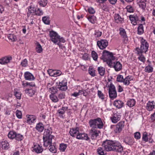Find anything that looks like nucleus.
<instances>
[{
	"label": "nucleus",
	"mask_w": 155,
	"mask_h": 155,
	"mask_svg": "<svg viewBox=\"0 0 155 155\" xmlns=\"http://www.w3.org/2000/svg\"><path fill=\"white\" fill-rule=\"evenodd\" d=\"M102 146L107 151H112L121 153L123 150L121 143L115 140H106L103 142Z\"/></svg>",
	"instance_id": "nucleus-1"
},
{
	"label": "nucleus",
	"mask_w": 155,
	"mask_h": 155,
	"mask_svg": "<svg viewBox=\"0 0 155 155\" xmlns=\"http://www.w3.org/2000/svg\"><path fill=\"white\" fill-rule=\"evenodd\" d=\"M69 133L73 137H76L78 139L84 140H90V138L86 134L79 133L78 128H74L70 129Z\"/></svg>",
	"instance_id": "nucleus-2"
},
{
	"label": "nucleus",
	"mask_w": 155,
	"mask_h": 155,
	"mask_svg": "<svg viewBox=\"0 0 155 155\" xmlns=\"http://www.w3.org/2000/svg\"><path fill=\"white\" fill-rule=\"evenodd\" d=\"M140 39L141 44L140 48L137 47L135 48V50L138 55L143 53H146L148 51L149 47V43L143 37H140Z\"/></svg>",
	"instance_id": "nucleus-3"
},
{
	"label": "nucleus",
	"mask_w": 155,
	"mask_h": 155,
	"mask_svg": "<svg viewBox=\"0 0 155 155\" xmlns=\"http://www.w3.org/2000/svg\"><path fill=\"white\" fill-rule=\"evenodd\" d=\"M89 124L91 127L94 129H102L104 126L101 119L99 117L90 120L89 121Z\"/></svg>",
	"instance_id": "nucleus-4"
},
{
	"label": "nucleus",
	"mask_w": 155,
	"mask_h": 155,
	"mask_svg": "<svg viewBox=\"0 0 155 155\" xmlns=\"http://www.w3.org/2000/svg\"><path fill=\"white\" fill-rule=\"evenodd\" d=\"M101 58L104 61H106L107 64L108 61L112 62L115 58L112 53L105 50L103 51Z\"/></svg>",
	"instance_id": "nucleus-5"
},
{
	"label": "nucleus",
	"mask_w": 155,
	"mask_h": 155,
	"mask_svg": "<svg viewBox=\"0 0 155 155\" xmlns=\"http://www.w3.org/2000/svg\"><path fill=\"white\" fill-rule=\"evenodd\" d=\"M124 126V122L120 121L116 125H111L110 128L111 129L114 130L115 133L119 134L122 131Z\"/></svg>",
	"instance_id": "nucleus-6"
},
{
	"label": "nucleus",
	"mask_w": 155,
	"mask_h": 155,
	"mask_svg": "<svg viewBox=\"0 0 155 155\" xmlns=\"http://www.w3.org/2000/svg\"><path fill=\"white\" fill-rule=\"evenodd\" d=\"M108 65L111 68H114L116 71H118L121 70L122 65L119 61L108 62Z\"/></svg>",
	"instance_id": "nucleus-7"
},
{
	"label": "nucleus",
	"mask_w": 155,
	"mask_h": 155,
	"mask_svg": "<svg viewBox=\"0 0 155 155\" xmlns=\"http://www.w3.org/2000/svg\"><path fill=\"white\" fill-rule=\"evenodd\" d=\"M101 133L100 131L96 129L92 128L89 132L91 138L93 140H96Z\"/></svg>",
	"instance_id": "nucleus-8"
},
{
	"label": "nucleus",
	"mask_w": 155,
	"mask_h": 155,
	"mask_svg": "<svg viewBox=\"0 0 155 155\" xmlns=\"http://www.w3.org/2000/svg\"><path fill=\"white\" fill-rule=\"evenodd\" d=\"M109 94L111 99H113L117 97V94L114 86L111 84L109 87Z\"/></svg>",
	"instance_id": "nucleus-9"
},
{
	"label": "nucleus",
	"mask_w": 155,
	"mask_h": 155,
	"mask_svg": "<svg viewBox=\"0 0 155 155\" xmlns=\"http://www.w3.org/2000/svg\"><path fill=\"white\" fill-rule=\"evenodd\" d=\"M50 35L52 41L54 43L57 44L58 42L60 36L56 32L53 31L50 32Z\"/></svg>",
	"instance_id": "nucleus-10"
},
{
	"label": "nucleus",
	"mask_w": 155,
	"mask_h": 155,
	"mask_svg": "<svg viewBox=\"0 0 155 155\" xmlns=\"http://www.w3.org/2000/svg\"><path fill=\"white\" fill-rule=\"evenodd\" d=\"M97 45L101 49H105L108 45V42L105 39H102L97 41Z\"/></svg>",
	"instance_id": "nucleus-11"
},
{
	"label": "nucleus",
	"mask_w": 155,
	"mask_h": 155,
	"mask_svg": "<svg viewBox=\"0 0 155 155\" xmlns=\"http://www.w3.org/2000/svg\"><path fill=\"white\" fill-rule=\"evenodd\" d=\"M67 85V80L65 79L59 82L58 88L60 90L62 91H65L68 88Z\"/></svg>",
	"instance_id": "nucleus-12"
},
{
	"label": "nucleus",
	"mask_w": 155,
	"mask_h": 155,
	"mask_svg": "<svg viewBox=\"0 0 155 155\" xmlns=\"http://www.w3.org/2000/svg\"><path fill=\"white\" fill-rule=\"evenodd\" d=\"M54 138V137H52L51 136L49 137L43 138L44 146L47 147L52 144V140Z\"/></svg>",
	"instance_id": "nucleus-13"
},
{
	"label": "nucleus",
	"mask_w": 155,
	"mask_h": 155,
	"mask_svg": "<svg viewBox=\"0 0 155 155\" xmlns=\"http://www.w3.org/2000/svg\"><path fill=\"white\" fill-rule=\"evenodd\" d=\"M37 117L35 116L27 115H26L25 119L27 123L31 124L34 123Z\"/></svg>",
	"instance_id": "nucleus-14"
},
{
	"label": "nucleus",
	"mask_w": 155,
	"mask_h": 155,
	"mask_svg": "<svg viewBox=\"0 0 155 155\" xmlns=\"http://www.w3.org/2000/svg\"><path fill=\"white\" fill-rule=\"evenodd\" d=\"M28 11L27 13V16L28 17L31 16H32L33 14L35 13L36 11V9L33 5H31L27 8Z\"/></svg>",
	"instance_id": "nucleus-15"
},
{
	"label": "nucleus",
	"mask_w": 155,
	"mask_h": 155,
	"mask_svg": "<svg viewBox=\"0 0 155 155\" xmlns=\"http://www.w3.org/2000/svg\"><path fill=\"white\" fill-rule=\"evenodd\" d=\"M124 142L127 144L131 146L134 143L135 141L133 138L127 136L124 138Z\"/></svg>",
	"instance_id": "nucleus-16"
},
{
	"label": "nucleus",
	"mask_w": 155,
	"mask_h": 155,
	"mask_svg": "<svg viewBox=\"0 0 155 155\" xmlns=\"http://www.w3.org/2000/svg\"><path fill=\"white\" fill-rule=\"evenodd\" d=\"M147 0H137V3L139 7L143 10H145L146 7Z\"/></svg>",
	"instance_id": "nucleus-17"
},
{
	"label": "nucleus",
	"mask_w": 155,
	"mask_h": 155,
	"mask_svg": "<svg viewBox=\"0 0 155 155\" xmlns=\"http://www.w3.org/2000/svg\"><path fill=\"white\" fill-rule=\"evenodd\" d=\"M43 150V148L41 145L36 144L34 145L33 151H35L37 153H41Z\"/></svg>",
	"instance_id": "nucleus-18"
},
{
	"label": "nucleus",
	"mask_w": 155,
	"mask_h": 155,
	"mask_svg": "<svg viewBox=\"0 0 155 155\" xmlns=\"http://www.w3.org/2000/svg\"><path fill=\"white\" fill-rule=\"evenodd\" d=\"M129 18L131 23L133 25H136L138 23L139 18L137 15H130Z\"/></svg>",
	"instance_id": "nucleus-19"
},
{
	"label": "nucleus",
	"mask_w": 155,
	"mask_h": 155,
	"mask_svg": "<svg viewBox=\"0 0 155 155\" xmlns=\"http://www.w3.org/2000/svg\"><path fill=\"white\" fill-rule=\"evenodd\" d=\"M155 106V103L154 101H152L151 102L149 101L147 104L146 108L147 110L151 111L154 108Z\"/></svg>",
	"instance_id": "nucleus-20"
},
{
	"label": "nucleus",
	"mask_w": 155,
	"mask_h": 155,
	"mask_svg": "<svg viewBox=\"0 0 155 155\" xmlns=\"http://www.w3.org/2000/svg\"><path fill=\"white\" fill-rule=\"evenodd\" d=\"M120 34L123 38L124 41H127L128 38L127 36L125 30L123 28H120L119 29Z\"/></svg>",
	"instance_id": "nucleus-21"
},
{
	"label": "nucleus",
	"mask_w": 155,
	"mask_h": 155,
	"mask_svg": "<svg viewBox=\"0 0 155 155\" xmlns=\"http://www.w3.org/2000/svg\"><path fill=\"white\" fill-rule=\"evenodd\" d=\"M120 118V116L118 113L114 114L113 116L110 117V119L112 122L114 123H117L119 121Z\"/></svg>",
	"instance_id": "nucleus-22"
},
{
	"label": "nucleus",
	"mask_w": 155,
	"mask_h": 155,
	"mask_svg": "<svg viewBox=\"0 0 155 155\" xmlns=\"http://www.w3.org/2000/svg\"><path fill=\"white\" fill-rule=\"evenodd\" d=\"M12 59L11 56H6L0 59V64H7L9 63Z\"/></svg>",
	"instance_id": "nucleus-23"
},
{
	"label": "nucleus",
	"mask_w": 155,
	"mask_h": 155,
	"mask_svg": "<svg viewBox=\"0 0 155 155\" xmlns=\"http://www.w3.org/2000/svg\"><path fill=\"white\" fill-rule=\"evenodd\" d=\"M24 76L26 80L33 81L35 79L33 75L29 72H25L24 74Z\"/></svg>",
	"instance_id": "nucleus-24"
},
{
	"label": "nucleus",
	"mask_w": 155,
	"mask_h": 155,
	"mask_svg": "<svg viewBox=\"0 0 155 155\" xmlns=\"http://www.w3.org/2000/svg\"><path fill=\"white\" fill-rule=\"evenodd\" d=\"M51 133L52 130L51 128L45 129L44 133L43 138L49 137L50 136H51L52 137H54L53 135L51 134Z\"/></svg>",
	"instance_id": "nucleus-25"
},
{
	"label": "nucleus",
	"mask_w": 155,
	"mask_h": 155,
	"mask_svg": "<svg viewBox=\"0 0 155 155\" xmlns=\"http://www.w3.org/2000/svg\"><path fill=\"white\" fill-rule=\"evenodd\" d=\"M1 144L2 145V149L4 150H7L9 148V144L8 141L5 140H3L1 142Z\"/></svg>",
	"instance_id": "nucleus-26"
},
{
	"label": "nucleus",
	"mask_w": 155,
	"mask_h": 155,
	"mask_svg": "<svg viewBox=\"0 0 155 155\" xmlns=\"http://www.w3.org/2000/svg\"><path fill=\"white\" fill-rule=\"evenodd\" d=\"M124 103L120 100H117L114 101V105L118 108H120L122 107L124 105Z\"/></svg>",
	"instance_id": "nucleus-27"
},
{
	"label": "nucleus",
	"mask_w": 155,
	"mask_h": 155,
	"mask_svg": "<svg viewBox=\"0 0 155 155\" xmlns=\"http://www.w3.org/2000/svg\"><path fill=\"white\" fill-rule=\"evenodd\" d=\"M115 21L117 23H121L124 22V19L118 14H115L114 16Z\"/></svg>",
	"instance_id": "nucleus-28"
},
{
	"label": "nucleus",
	"mask_w": 155,
	"mask_h": 155,
	"mask_svg": "<svg viewBox=\"0 0 155 155\" xmlns=\"http://www.w3.org/2000/svg\"><path fill=\"white\" fill-rule=\"evenodd\" d=\"M55 143H54L53 144L48 147L49 151L52 153H57V149L55 147Z\"/></svg>",
	"instance_id": "nucleus-29"
},
{
	"label": "nucleus",
	"mask_w": 155,
	"mask_h": 155,
	"mask_svg": "<svg viewBox=\"0 0 155 155\" xmlns=\"http://www.w3.org/2000/svg\"><path fill=\"white\" fill-rule=\"evenodd\" d=\"M132 80L133 78H132V76L129 75L126 77L124 79L123 81L122 82H123L124 85L127 86L130 83V81Z\"/></svg>",
	"instance_id": "nucleus-30"
},
{
	"label": "nucleus",
	"mask_w": 155,
	"mask_h": 155,
	"mask_svg": "<svg viewBox=\"0 0 155 155\" xmlns=\"http://www.w3.org/2000/svg\"><path fill=\"white\" fill-rule=\"evenodd\" d=\"M51 73H49V75L51 76L56 77L61 75L62 72L58 70L56 71H52L50 70Z\"/></svg>",
	"instance_id": "nucleus-31"
},
{
	"label": "nucleus",
	"mask_w": 155,
	"mask_h": 155,
	"mask_svg": "<svg viewBox=\"0 0 155 155\" xmlns=\"http://www.w3.org/2000/svg\"><path fill=\"white\" fill-rule=\"evenodd\" d=\"M25 92L28 94L30 96H32L36 92L35 89H27L25 90Z\"/></svg>",
	"instance_id": "nucleus-32"
},
{
	"label": "nucleus",
	"mask_w": 155,
	"mask_h": 155,
	"mask_svg": "<svg viewBox=\"0 0 155 155\" xmlns=\"http://www.w3.org/2000/svg\"><path fill=\"white\" fill-rule=\"evenodd\" d=\"M35 128L38 132H41L43 131L44 127L42 124L41 122H39L37 124Z\"/></svg>",
	"instance_id": "nucleus-33"
},
{
	"label": "nucleus",
	"mask_w": 155,
	"mask_h": 155,
	"mask_svg": "<svg viewBox=\"0 0 155 155\" xmlns=\"http://www.w3.org/2000/svg\"><path fill=\"white\" fill-rule=\"evenodd\" d=\"M36 51L38 53H41L43 51V48L39 43L37 42L36 44L35 48Z\"/></svg>",
	"instance_id": "nucleus-34"
},
{
	"label": "nucleus",
	"mask_w": 155,
	"mask_h": 155,
	"mask_svg": "<svg viewBox=\"0 0 155 155\" xmlns=\"http://www.w3.org/2000/svg\"><path fill=\"white\" fill-rule=\"evenodd\" d=\"M68 107H62L61 109L58 110V114L61 117H63V115L64 114L65 111L67 110Z\"/></svg>",
	"instance_id": "nucleus-35"
},
{
	"label": "nucleus",
	"mask_w": 155,
	"mask_h": 155,
	"mask_svg": "<svg viewBox=\"0 0 155 155\" xmlns=\"http://www.w3.org/2000/svg\"><path fill=\"white\" fill-rule=\"evenodd\" d=\"M16 133L13 131H10L8 134V136L10 139H15L16 135Z\"/></svg>",
	"instance_id": "nucleus-36"
},
{
	"label": "nucleus",
	"mask_w": 155,
	"mask_h": 155,
	"mask_svg": "<svg viewBox=\"0 0 155 155\" xmlns=\"http://www.w3.org/2000/svg\"><path fill=\"white\" fill-rule=\"evenodd\" d=\"M49 97L52 101L54 103H56L59 101L58 97L54 94H51L49 95Z\"/></svg>",
	"instance_id": "nucleus-37"
},
{
	"label": "nucleus",
	"mask_w": 155,
	"mask_h": 155,
	"mask_svg": "<svg viewBox=\"0 0 155 155\" xmlns=\"http://www.w3.org/2000/svg\"><path fill=\"white\" fill-rule=\"evenodd\" d=\"M135 103V100L131 99L127 101V104L130 107H131L134 106Z\"/></svg>",
	"instance_id": "nucleus-38"
},
{
	"label": "nucleus",
	"mask_w": 155,
	"mask_h": 155,
	"mask_svg": "<svg viewBox=\"0 0 155 155\" xmlns=\"http://www.w3.org/2000/svg\"><path fill=\"white\" fill-rule=\"evenodd\" d=\"M151 64H149L148 65L145 67L144 71L145 72L151 73L153 71V68L150 65Z\"/></svg>",
	"instance_id": "nucleus-39"
},
{
	"label": "nucleus",
	"mask_w": 155,
	"mask_h": 155,
	"mask_svg": "<svg viewBox=\"0 0 155 155\" xmlns=\"http://www.w3.org/2000/svg\"><path fill=\"white\" fill-rule=\"evenodd\" d=\"M68 146V145L64 143H61L60 144L59 146V149L61 152H64L65 151Z\"/></svg>",
	"instance_id": "nucleus-40"
},
{
	"label": "nucleus",
	"mask_w": 155,
	"mask_h": 155,
	"mask_svg": "<svg viewBox=\"0 0 155 155\" xmlns=\"http://www.w3.org/2000/svg\"><path fill=\"white\" fill-rule=\"evenodd\" d=\"M98 71L99 74L101 76H103L104 75L105 72V69L104 67H100L98 68Z\"/></svg>",
	"instance_id": "nucleus-41"
},
{
	"label": "nucleus",
	"mask_w": 155,
	"mask_h": 155,
	"mask_svg": "<svg viewBox=\"0 0 155 155\" xmlns=\"http://www.w3.org/2000/svg\"><path fill=\"white\" fill-rule=\"evenodd\" d=\"M87 18L88 20L93 24L96 21V17L94 15L89 16Z\"/></svg>",
	"instance_id": "nucleus-42"
},
{
	"label": "nucleus",
	"mask_w": 155,
	"mask_h": 155,
	"mask_svg": "<svg viewBox=\"0 0 155 155\" xmlns=\"http://www.w3.org/2000/svg\"><path fill=\"white\" fill-rule=\"evenodd\" d=\"M138 34L139 35L142 34L144 32L143 27V25L140 24L137 28Z\"/></svg>",
	"instance_id": "nucleus-43"
},
{
	"label": "nucleus",
	"mask_w": 155,
	"mask_h": 155,
	"mask_svg": "<svg viewBox=\"0 0 155 155\" xmlns=\"http://www.w3.org/2000/svg\"><path fill=\"white\" fill-rule=\"evenodd\" d=\"M14 95L18 99H20L21 98V94L20 92L18 91L17 89H14Z\"/></svg>",
	"instance_id": "nucleus-44"
},
{
	"label": "nucleus",
	"mask_w": 155,
	"mask_h": 155,
	"mask_svg": "<svg viewBox=\"0 0 155 155\" xmlns=\"http://www.w3.org/2000/svg\"><path fill=\"white\" fill-rule=\"evenodd\" d=\"M24 139L23 136L20 134L16 133L15 139L18 141H21Z\"/></svg>",
	"instance_id": "nucleus-45"
},
{
	"label": "nucleus",
	"mask_w": 155,
	"mask_h": 155,
	"mask_svg": "<svg viewBox=\"0 0 155 155\" xmlns=\"http://www.w3.org/2000/svg\"><path fill=\"white\" fill-rule=\"evenodd\" d=\"M91 55L93 59L95 61H97L98 58L97 54L94 51H91Z\"/></svg>",
	"instance_id": "nucleus-46"
},
{
	"label": "nucleus",
	"mask_w": 155,
	"mask_h": 155,
	"mask_svg": "<svg viewBox=\"0 0 155 155\" xmlns=\"http://www.w3.org/2000/svg\"><path fill=\"white\" fill-rule=\"evenodd\" d=\"M50 18L48 16H45L42 18V20L45 24L48 25L50 23Z\"/></svg>",
	"instance_id": "nucleus-47"
},
{
	"label": "nucleus",
	"mask_w": 155,
	"mask_h": 155,
	"mask_svg": "<svg viewBox=\"0 0 155 155\" xmlns=\"http://www.w3.org/2000/svg\"><path fill=\"white\" fill-rule=\"evenodd\" d=\"M8 38L12 41L14 42L17 40L16 36L13 34H10L8 36Z\"/></svg>",
	"instance_id": "nucleus-48"
},
{
	"label": "nucleus",
	"mask_w": 155,
	"mask_h": 155,
	"mask_svg": "<svg viewBox=\"0 0 155 155\" xmlns=\"http://www.w3.org/2000/svg\"><path fill=\"white\" fill-rule=\"evenodd\" d=\"M142 139L143 141L145 142L148 141V137L147 132H145L143 133Z\"/></svg>",
	"instance_id": "nucleus-49"
},
{
	"label": "nucleus",
	"mask_w": 155,
	"mask_h": 155,
	"mask_svg": "<svg viewBox=\"0 0 155 155\" xmlns=\"http://www.w3.org/2000/svg\"><path fill=\"white\" fill-rule=\"evenodd\" d=\"M88 72L89 74L93 77L95 76V70L92 68H89L88 69Z\"/></svg>",
	"instance_id": "nucleus-50"
},
{
	"label": "nucleus",
	"mask_w": 155,
	"mask_h": 155,
	"mask_svg": "<svg viewBox=\"0 0 155 155\" xmlns=\"http://www.w3.org/2000/svg\"><path fill=\"white\" fill-rule=\"evenodd\" d=\"M97 95L99 98L102 100H103L105 99V95L101 91L99 90L98 91Z\"/></svg>",
	"instance_id": "nucleus-51"
},
{
	"label": "nucleus",
	"mask_w": 155,
	"mask_h": 155,
	"mask_svg": "<svg viewBox=\"0 0 155 155\" xmlns=\"http://www.w3.org/2000/svg\"><path fill=\"white\" fill-rule=\"evenodd\" d=\"M44 12L42 10L39 8H38L36 9V11L35 12V15L37 16H41L43 15Z\"/></svg>",
	"instance_id": "nucleus-52"
},
{
	"label": "nucleus",
	"mask_w": 155,
	"mask_h": 155,
	"mask_svg": "<svg viewBox=\"0 0 155 155\" xmlns=\"http://www.w3.org/2000/svg\"><path fill=\"white\" fill-rule=\"evenodd\" d=\"M97 151L99 155H104V150L101 147H98L97 150Z\"/></svg>",
	"instance_id": "nucleus-53"
},
{
	"label": "nucleus",
	"mask_w": 155,
	"mask_h": 155,
	"mask_svg": "<svg viewBox=\"0 0 155 155\" xmlns=\"http://www.w3.org/2000/svg\"><path fill=\"white\" fill-rule=\"evenodd\" d=\"M38 3L41 6L45 7L47 4V0H40Z\"/></svg>",
	"instance_id": "nucleus-54"
},
{
	"label": "nucleus",
	"mask_w": 155,
	"mask_h": 155,
	"mask_svg": "<svg viewBox=\"0 0 155 155\" xmlns=\"http://www.w3.org/2000/svg\"><path fill=\"white\" fill-rule=\"evenodd\" d=\"M139 55V57H138V59L144 63L146 60V58L142 54H140Z\"/></svg>",
	"instance_id": "nucleus-55"
},
{
	"label": "nucleus",
	"mask_w": 155,
	"mask_h": 155,
	"mask_svg": "<svg viewBox=\"0 0 155 155\" xmlns=\"http://www.w3.org/2000/svg\"><path fill=\"white\" fill-rule=\"evenodd\" d=\"M49 89L51 91V94H55L58 92V89L55 87H53L50 88Z\"/></svg>",
	"instance_id": "nucleus-56"
},
{
	"label": "nucleus",
	"mask_w": 155,
	"mask_h": 155,
	"mask_svg": "<svg viewBox=\"0 0 155 155\" xmlns=\"http://www.w3.org/2000/svg\"><path fill=\"white\" fill-rule=\"evenodd\" d=\"M58 99H62L65 98V93L64 92L61 93L58 95Z\"/></svg>",
	"instance_id": "nucleus-57"
},
{
	"label": "nucleus",
	"mask_w": 155,
	"mask_h": 155,
	"mask_svg": "<svg viewBox=\"0 0 155 155\" xmlns=\"http://www.w3.org/2000/svg\"><path fill=\"white\" fill-rule=\"evenodd\" d=\"M21 65L23 67H26L28 65V61L26 59L23 60L21 62Z\"/></svg>",
	"instance_id": "nucleus-58"
},
{
	"label": "nucleus",
	"mask_w": 155,
	"mask_h": 155,
	"mask_svg": "<svg viewBox=\"0 0 155 155\" xmlns=\"http://www.w3.org/2000/svg\"><path fill=\"white\" fill-rule=\"evenodd\" d=\"M102 32L99 30H95L94 35L96 37H99L101 36Z\"/></svg>",
	"instance_id": "nucleus-59"
},
{
	"label": "nucleus",
	"mask_w": 155,
	"mask_h": 155,
	"mask_svg": "<svg viewBox=\"0 0 155 155\" xmlns=\"http://www.w3.org/2000/svg\"><path fill=\"white\" fill-rule=\"evenodd\" d=\"M16 115L17 117L19 119H21L22 118V113L20 111L18 110H17L16 111Z\"/></svg>",
	"instance_id": "nucleus-60"
},
{
	"label": "nucleus",
	"mask_w": 155,
	"mask_h": 155,
	"mask_svg": "<svg viewBox=\"0 0 155 155\" xmlns=\"http://www.w3.org/2000/svg\"><path fill=\"white\" fill-rule=\"evenodd\" d=\"M123 79L124 78L123 75H119L117 76V80L118 82H122L123 81Z\"/></svg>",
	"instance_id": "nucleus-61"
},
{
	"label": "nucleus",
	"mask_w": 155,
	"mask_h": 155,
	"mask_svg": "<svg viewBox=\"0 0 155 155\" xmlns=\"http://www.w3.org/2000/svg\"><path fill=\"white\" fill-rule=\"evenodd\" d=\"M134 137L137 139L139 140L140 139L141 137L140 134L139 132H136L134 134Z\"/></svg>",
	"instance_id": "nucleus-62"
},
{
	"label": "nucleus",
	"mask_w": 155,
	"mask_h": 155,
	"mask_svg": "<svg viewBox=\"0 0 155 155\" xmlns=\"http://www.w3.org/2000/svg\"><path fill=\"white\" fill-rule=\"evenodd\" d=\"M126 8L127 11L130 13L133 12L134 11L133 7L130 5H127L126 7Z\"/></svg>",
	"instance_id": "nucleus-63"
},
{
	"label": "nucleus",
	"mask_w": 155,
	"mask_h": 155,
	"mask_svg": "<svg viewBox=\"0 0 155 155\" xmlns=\"http://www.w3.org/2000/svg\"><path fill=\"white\" fill-rule=\"evenodd\" d=\"M89 54L87 53H84L82 56V59L84 60H87L88 59Z\"/></svg>",
	"instance_id": "nucleus-64"
}]
</instances>
